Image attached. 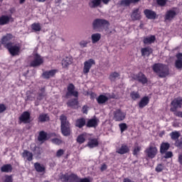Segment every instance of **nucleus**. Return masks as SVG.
<instances>
[{"instance_id":"obj_1","label":"nucleus","mask_w":182,"mask_h":182,"mask_svg":"<svg viewBox=\"0 0 182 182\" xmlns=\"http://www.w3.org/2000/svg\"><path fill=\"white\" fill-rule=\"evenodd\" d=\"M152 70L159 77H166L170 75L168 66L163 63H155L152 66Z\"/></svg>"},{"instance_id":"obj_2","label":"nucleus","mask_w":182,"mask_h":182,"mask_svg":"<svg viewBox=\"0 0 182 182\" xmlns=\"http://www.w3.org/2000/svg\"><path fill=\"white\" fill-rule=\"evenodd\" d=\"M60 131L63 135L65 137L70 136L72 129H70V123L68 121V117L65 114H62L60 117Z\"/></svg>"},{"instance_id":"obj_3","label":"nucleus","mask_w":182,"mask_h":182,"mask_svg":"<svg viewBox=\"0 0 182 182\" xmlns=\"http://www.w3.org/2000/svg\"><path fill=\"white\" fill-rule=\"evenodd\" d=\"M92 29L96 32H102L105 28H109L110 23L105 18H95L92 21Z\"/></svg>"},{"instance_id":"obj_4","label":"nucleus","mask_w":182,"mask_h":182,"mask_svg":"<svg viewBox=\"0 0 182 182\" xmlns=\"http://www.w3.org/2000/svg\"><path fill=\"white\" fill-rule=\"evenodd\" d=\"M158 153L159 149H157L156 144L153 143L149 144V146L144 150V154L148 159H154Z\"/></svg>"},{"instance_id":"obj_5","label":"nucleus","mask_w":182,"mask_h":182,"mask_svg":"<svg viewBox=\"0 0 182 182\" xmlns=\"http://www.w3.org/2000/svg\"><path fill=\"white\" fill-rule=\"evenodd\" d=\"M5 48L8 49L11 56H18V55H19V52H21V47L18 45H14V43L12 42H9L5 46Z\"/></svg>"},{"instance_id":"obj_6","label":"nucleus","mask_w":182,"mask_h":182,"mask_svg":"<svg viewBox=\"0 0 182 182\" xmlns=\"http://www.w3.org/2000/svg\"><path fill=\"white\" fill-rule=\"evenodd\" d=\"M76 87L73 83H70L67 87V92L65 93V99H70L71 96L74 97H79V92L75 90Z\"/></svg>"},{"instance_id":"obj_7","label":"nucleus","mask_w":182,"mask_h":182,"mask_svg":"<svg viewBox=\"0 0 182 182\" xmlns=\"http://www.w3.org/2000/svg\"><path fill=\"white\" fill-rule=\"evenodd\" d=\"M59 178L61 182H73L75 180H77V175L75 173H71L70 175L68 173H60Z\"/></svg>"},{"instance_id":"obj_8","label":"nucleus","mask_w":182,"mask_h":182,"mask_svg":"<svg viewBox=\"0 0 182 182\" xmlns=\"http://www.w3.org/2000/svg\"><path fill=\"white\" fill-rule=\"evenodd\" d=\"M171 105L172 106V107L170 109L171 112H173V113L177 112L178 109H181L182 97L175 98L173 101H171Z\"/></svg>"},{"instance_id":"obj_9","label":"nucleus","mask_w":182,"mask_h":182,"mask_svg":"<svg viewBox=\"0 0 182 182\" xmlns=\"http://www.w3.org/2000/svg\"><path fill=\"white\" fill-rule=\"evenodd\" d=\"M126 119V113L122 109H117L113 112V120L114 122H123Z\"/></svg>"},{"instance_id":"obj_10","label":"nucleus","mask_w":182,"mask_h":182,"mask_svg":"<svg viewBox=\"0 0 182 182\" xmlns=\"http://www.w3.org/2000/svg\"><path fill=\"white\" fill-rule=\"evenodd\" d=\"M93 65H96V62L95 61V60L92 58L86 60L84 63V68H83L84 75H87V73L90 72V69H92V66H93Z\"/></svg>"},{"instance_id":"obj_11","label":"nucleus","mask_w":182,"mask_h":182,"mask_svg":"<svg viewBox=\"0 0 182 182\" xmlns=\"http://www.w3.org/2000/svg\"><path fill=\"white\" fill-rule=\"evenodd\" d=\"M43 63V59L39 55V54H36L33 57V60L30 63V66L31 68H38Z\"/></svg>"},{"instance_id":"obj_12","label":"nucleus","mask_w":182,"mask_h":182,"mask_svg":"<svg viewBox=\"0 0 182 182\" xmlns=\"http://www.w3.org/2000/svg\"><path fill=\"white\" fill-rule=\"evenodd\" d=\"M18 120L20 123H24V124L31 123V113H29L28 111L23 112L18 117Z\"/></svg>"},{"instance_id":"obj_13","label":"nucleus","mask_w":182,"mask_h":182,"mask_svg":"<svg viewBox=\"0 0 182 182\" xmlns=\"http://www.w3.org/2000/svg\"><path fill=\"white\" fill-rule=\"evenodd\" d=\"M130 16L132 21H140V19H141V11H140V9H134Z\"/></svg>"},{"instance_id":"obj_14","label":"nucleus","mask_w":182,"mask_h":182,"mask_svg":"<svg viewBox=\"0 0 182 182\" xmlns=\"http://www.w3.org/2000/svg\"><path fill=\"white\" fill-rule=\"evenodd\" d=\"M9 22H14V18H12L11 15H3L0 17V25L1 26H4V25H8Z\"/></svg>"},{"instance_id":"obj_15","label":"nucleus","mask_w":182,"mask_h":182,"mask_svg":"<svg viewBox=\"0 0 182 182\" xmlns=\"http://www.w3.org/2000/svg\"><path fill=\"white\" fill-rule=\"evenodd\" d=\"M177 16V12L174 9L168 10L166 12L164 16L165 21H173Z\"/></svg>"},{"instance_id":"obj_16","label":"nucleus","mask_w":182,"mask_h":182,"mask_svg":"<svg viewBox=\"0 0 182 182\" xmlns=\"http://www.w3.org/2000/svg\"><path fill=\"white\" fill-rule=\"evenodd\" d=\"M34 168L37 173H42V174L46 173V166L39 162H36L34 164Z\"/></svg>"},{"instance_id":"obj_17","label":"nucleus","mask_w":182,"mask_h":182,"mask_svg":"<svg viewBox=\"0 0 182 182\" xmlns=\"http://www.w3.org/2000/svg\"><path fill=\"white\" fill-rule=\"evenodd\" d=\"M68 107H71V109H77V106H79V100L77 97L73 98L69 100L67 102Z\"/></svg>"},{"instance_id":"obj_18","label":"nucleus","mask_w":182,"mask_h":182,"mask_svg":"<svg viewBox=\"0 0 182 182\" xmlns=\"http://www.w3.org/2000/svg\"><path fill=\"white\" fill-rule=\"evenodd\" d=\"M134 80L139 82V83H142V85H146V83L148 82L146 75L141 73L135 75Z\"/></svg>"},{"instance_id":"obj_19","label":"nucleus","mask_w":182,"mask_h":182,"mask_svg":"<svg viewBox=\"0 0 182 182\" xmlns=\"http://www.w3.org/2000/svg\"><path fill=\"white\" fill-rule=\"evenodd\" d=\"M151 53H153V48L151 47H145L141 49V54L144 58H149Z\"/></svg>"},{"instance_id":"obj_20","label":"nucleus","mask_w":182,"mask_h":182,"mask_svg":"<svg viewBox=\"0 0 182 182\" xmlns=\"http://www.w3.org/2000/svg\"><path fill=\"white\" fill-rule=\"evenodd\" d=\"M55 75H56V70H50L48 71H44L41 76L43 79H50V77H53Z\"/></svg>"},{"instance_id":"obj_21","label":"nucleus","mask_w":182,"mask_h":182,"mask_svg":"<svg viewBox=\"0 0 182 182\" xmlns=\"http://www.w3.org/2000/svg\"><path fill=\"white\" fill-rule=\"evenodd\" d=\"M46 90L45 89V87L39 88L37 92V100H43V98L46 96Z\"/></svg>"},{"instance_id":"obj_22","label":"nucleus","mask_w":182,"mask_h":182,"mask_svg":"<svg viewBox=\"0 0 182 182\" xmlns=\"http://www.w3.org/2000/svg\"><path fill=\"white\" fill-rule=\"evenodd\" d=\"M144 14L147 19H156V16H157L156 12L150 9H145Z\"/></svg>"},{"instance_id":"obj_23","label":"nucleus","mask_w":182,"mask_h":182,"mask_svg":"<svg viewBox=\"0 0 182 182\" xmlns=\"http://www.w3.org/2000/svg\"><path fill=\"white\" fill-rule=\"evenodd\" d=\"M38 140L41 143H45V141L49 140V137H48V133L45 132V131H41L38 134Z\"/></svg>"},{"instance_id":"obj_24","label":"nucleus","mask_w":182,"mask_h":182,"mask_svg":"<svg viewBox=\"0 0 182 182\" xmlns=\"http://www.w3.org/2000/svg\"><path fill=\"white\" fill-rule=\"evenodd\" d=\"M177 60L175 61V67L176 69H182V53L176 54Z\"/></svg>"},{"instance_id":"obj_25","label":"nucleus","mask_w":182,"mask_h":182,"mask_svg":"<svg viewBox=\"0 0 182 182\" xmlns=\"http://www.w3.org/2000/svg\"><path fill=\"white\" fill-rule=\"evenodd\" d=\"M73 59L72 57L70 56H67L65 57L61 62L62 66L63 68H68L69 65H72V62H73Z\"/></svg>"},{"instance_id":"obj_26","label":"nucleus","mask_w":182,"mask_h":182,"mask_svg":"<svg viewBox=\"0 0 182 182\" xmlns=\"http://www.w3.org/2000/svg\"><path fill=\"white\" fill-rule=\"evenodd\" d=\"M129 151H130V149H129V146L126 144H122L121 147L117 149L118 154H127Z\"/></svg>"},{"instance_id":"obj_27","label":"nucleus","mask_w":182,"mask_h":182,"mask_svg":"<svg viewBox=\"0 0 182 182\" xmlns=\"http://www.w3.org/2000/svg\"><path fill=\"white\" fill-rule=\"evenodd\" d=\"M99 123V119L95 117L87 121L86 126L87 127H97Z\"/></svg>"},{"instance_id":"obj_28","label":"nucleus","mask_w":182,"mask_h":182,"mask_svg":"<svg viewBox=\"0 0 182 182\" xmlns=\"http://www.w3.org/2000/svg\"><path fill=\"white\" fill-rule=\"evenodd\" d=\"M140 0H121L119 5L121 6H129L131 4H137Z\"/></svg>"},{"instance_id":"obj_29","label":"nucleus","mask_w":182,"mask_h":182,"mask_svg":"<svg viewBox=\"0 0 182 182\" xmlns=\"http://www.w3.org/2000/svg\"><path fill=\"white\" fill-rule=\"evenodd\" d=\"M22 157L26 159L28 161H32V160H33V154L28 150H24L22 154Z\"/></svg>"},{"instance_id":"obj_30","label":"nucleus","mask_w":182,"mask_h":182,"mask_svg":"<svg viewBox=\"0 0 182 182\" xmlns=\"http://www.w3.org/2000/svg\"><path fill=\"white\" fill-rule=\"evenodd\" d=\"M88 5L90 8L92 9H95L96 8H99L100 5H102V1L101 0H91L89 3Z\"/></svg>"},{"instance_id":"obj_31","label":"nucleus","mask_w":182,"mask_h":182,"mask_svg":"<svg viewBox=\"0 0 182 182\" xmlns=\"http://www.w3.org/2000/svg\"><path fill=\"white\" fill-rule=\"evenodd\" d=\"M84 126H86V119L80 118L76 119L75 127H78V129H82V127H84Z\"/></svg>"},{"instance_id":"obj_32","label":"nucleus","mask_w":182,"mask_h":182,"mask_svg":"<svg viewBox=\"0 0 182 182\" xmlns=\"http://www.w3.org/2000/svg\"><path fill=\"white\" fill-rule=\"evenodd\" d=\"M149 102H150V100L149 99V97H144L139 103V106L140 109H143V107H146V106L149 105Z\"/></svg>"},{"instance_id":"obj_33","label":"nucleus","mask_w":182,"mask_h":182,"mask_svg":"<svg viewBox=\"0 0 182 182\" xmlns=\"http://www.w3.org/2000/svg\"><path fill=\"white\" fill-rule=\"evenodd\" d=\"M12 38H14V36H12V34L11 33H8L6 36H4L2 38H1V43L2 45H4V47L6 46V45H8V42H9V41H11V39H12Z\"/></svg>"},{"instance_id":"obj_34","label":"nucleus","mask_w":182,"mask_h":182,"mask_svg":"<svg viewBox=\"0 0 182 182\" xmlns=\"http://www.w3.org/2000/svg\"><path fill=\"white\" fill-rule=\"evenodd\" d=\"M170 149V144L168 142H163L160 146L161 154H164Z\"/></svg>"},{"instance_id":"obj_35","label":"nucleus","mask_w":182,"mask_h":182,"mask_svg":"<svg viewBox=\"0 0 182 182\" xmlns=\"http://www.w3.org/2000/svg\"><path fill=\"white\" fill-rule=\"evenodd\" d=\"M87 146L90 149H95V147H97V146H99V141H97V139H90Z\"/></svg>"},{"instance_id":"obj_36","label":"nucleus","mask_w":182,"mask_h":182,"mask_svg":"<svg viewBox=\"0 0 182 182\" xmlns=\"http://www.w3.org/2000/svg\"><path fill=\"white\" fill-rule=\"evenodd\" d=\"M101 38H102V34L99 33H95L92 34L91 36L92 43H97V42H99V41H100Z\"/></svg>"},{"instance_id":"obj_37","label":"nucleus","mask_w":182,"mask_h":182,"mask_svg":"<svg viewBox=\"0 0 182 182\" xmlns=\"http://www.w3.org/2000/svg\"><path fill=\"white\" fill-rule=\"evenodd\" d=\"M108 100H109V97L103 95H100L97 98V102L98 105H105V103H106V102H107Z\"/></svg>"},{"instance_id":"obj_38","label":"nucleus","mask_w":182,"mask_h":182,"mask_svg":"<svg viewBox=\"0 0 182 182\" xmlns=\"http://www.w3.org/2000/svg\"><path fill=\"white\" fill-rule=\"evenodd\" d=\"M1 173H12V165L5 164L1 167Z\"/></svg>"},{"instance_id":"obj_39","label":"nucleus","mask_w":182,"mask_h":182,"mask_svg":"<svg viewBox=\"0 0 182 182\" xmlns=\"http://www.w3.org/2000/svg\"><path fill=\"white\" fill-rule=\"evenodd\" d=\"M169 135L171 140H173L174 141H177V140H178V139L180 138V136H181L180 132L178 131L172 132L169 134Z\"/></svg>"},{"instance_id":"obj_40","label":"nucleus","mask_w":182,"mask_h":182,"mask_svg":"<svg viewBox=\"0 0 182 182\" xmlns=\"http://www.w3.org/2000/svg\"><path fill=\"white\" fill-rule=\"evenodd\" d=\"M156 41V36H151L150 37H146L144 38V43L145 45H151V43H154Z\"/></svg>"},{"instance_id":"obj_41","label":"nucleus","mask_w":182,"mask_h":182,"mask_svg":"<svg viewBox=\"0 0 182 182\" xmlns=\"http://www.w3.org/2000/svg\"><path fill=\"white\" fill-rule=\"evenodd\" d=\"M31 29L34 32H41L42 27L41 26V23H34L31 25Z\"/></svg>"},{"instance_id":"obj_42","label":"nucleus","mask_w":182,"mask_h":182,"mask_svg":"<svg viewBox=\"0 0 182 182\" xmlns=\"http://www.w3.org/2000/svg\"><path fill=\"white\" fill-rule=\"evenodd\" d=\"M49 120V115L48 114H41L38 117V122L43 123Z\"/></svg>"},{"instance_id":"obj_43","label":"nucleus","mask_w":182,"mask_h":182,"mask_svg":"<svg viewBox=\"0 0 182 182\" xmlns=\"http://www.w3.org/2000/svg\"><path fill=\"white\" fill-rule=\"evenodd\" d=\"M85 141H86V135L85 134L78 135L77 137V143L83 144Z\"/></svg>"},{"instance_id":"obj_44","label":"nucleus","mask_w":182,"mask_h":182,"mask_svg":"<svg viewBox=\"0 0 182 182\" xmlns=\"http://www.w3.org/2000/svg\"><path fill=\"white\" fill-rule=\"evenodd\" d=\"M89 43H90V41L87 40H82L79 42V46L81 49H85V48H87Z\"/></svg>"},{"instance_id":"obj_45","label":"nucleus","mask_w":182,"mask_h":182,"mask_svg":"<svg viewBox=\"0 0 182 182\" xmlns=\"http://www.w3.org/2000/svg\"><path fill=\"white\" fill-rule=\"evenodd\" d=\"M118 77H120V74H119V73H112L109 75V80H111V82H115L116 79H117Z\"/></svg>"},{"instance_id":"obj_46","label":"nucleus","mask_w":182,"mask_h":182,"mask_svg":"<svg viewBox=\"0 0 182 182\" xmlns=\"http://www.w3.org/2000/svg\"><path fill=\"white\" fill-rule=\"evenodd\" d=\"M130 97L132 100H137V99H140V94L137 92L133 91L130 93Z\"/></svg>"},{"instance_id":"obj_47","label":"nucleus","mask_w":182,"mask_h":182,"mask_svg":"<svg viewBox=\"0 0 182 182\" xmlns=\"http://www.w3.org/2000/svg\"><path fill=\"white\" fill-rule=\"evenodd\" d=\"M119 127L120 129L121 133H124V132H126V130H127V129L129 128L127 124L126 123L119 124Z\"/></svg>"},{"instance_id":"obj_48","label":"nucleus","mask_w":182,"mask_h":182,"mask_svg":"<svg viewBox=\"0 0 182 182\" xmlns=\"http://www.w3.org/2000/svg\"><path fill=\"white\" fill-rule=\"evenodd\" d=\"M141 151V146L139 145L135 146L133 151V155L138 156L139 153H140Z\"/></svg>"},{"instance_id":"obj_49","label":"nucleus","mask_w":182,"mask_h":182,"mask_svg":"<svg viewBox=\"0 0 182 182\" xmlns=\"http://www.w3.org/2000/svg\"><path fill=\"white\" fill-rule=\"evenodd\" d=\"M164 170V165L161 164H158L155 168V171H156V173H161V171H163Z\"/></svg>"},{"instance_id":"obj_50","label":"nucleus","mask_w":182,"mask_h":182,"mask_svg":"<svg viewBox=\"0 0 182 182\" xmlns=\"http://www.w3.org/2000/svg\"><path fill=\"white\" fill-rule=\"evenodd\" d=\"M73 182H90V179L89 178H79L77 176V180H74Z\"/></svg>"},{"instance_id":"obj_51","label":"nucleus","mask_w":182,"mask_h":182,"mask_svg":"<svg viewBox=\"0 0 182 182\" xmlns=\"http://www.w3.org/2000/svg\"><path fill=\"white\" fill-rule=\"evenodd\" d=\"M51 141L53 144H57L58 146H59V144H62V140L58 138H54L51 139Z\"/></svg>"},{"instance_id":"obj_52","label":"nucleus","mask_w":182,"mask_h":182,"mask_svg":"<svg viewBox=\"0 0 182 182\" xmlns=\"http://www.w3.org/2000/svg\"><path fill=\"white\" fill-rule=\"evenodd\" d=\"M156 4L159 5V6H166L167 4V0H156Z\"/></svg>"},{"instance_id":"obj_53","label":"nucleus","mask_w":182,"mask_h":182,"mask_svg":"<svg viewBox=\"0 0 182 182\" xmlns=\"http://www.w3.org/2000/svg\"><path fill=\"white\" fill-rule=\"evenodd\" d=\"M5 178L4 180V182H14V178H12V176L6 175Z\"/></svg>"},{"instance_id":"obj_54","label":"nucleus","mask_w":182,"mask_h":182,"mask_svg":"<svg viewBox=\"0 0 182 182\" xmlns=\"http://www.w3.org/2000/svg\"><path fill=\"white\" fill-rule=\"evenodd\" d=\"M63 154H65V150L59 149L56 152V157H58V158L62 157V156H63Z\"/></svg>"},{"instance_id":"obj_55","label":"nucleus","mask_w":182,"mask_h":182,"mask_svg":"<svg viewBox=\"0 0 182 182\" xmlns=\"http://www.w3.org/2000/svg\"><path fill=\"white\" fill-rule=\"evenodd\" d=\"M176 147H178L179 149H182V139H178L175 142Z\"/></svg>"},{"instance_id":"obj_56","label":"nucleus","mask_w":182,"mask_h":182,"mask_svg":"<svg viewBox=\"0 0 182 182\" xmlns=\"http://www.w3.org/2000/svg\"><path fill=\"white\" fill-rule=\"evenodd\" d=\"M6 105H5L4 104H0V114L1 113H4V112H6Z\"/></svg>"},{"instance_id":"obj_57","label":"nucleus","mask_w":182,"mask_h":182,"mask_svg":"<svg viewBox=\"0 0 182 182\" xmlns=\"http://www.w3.org/2000/svg\"><path fill=\"white\" fill-rule=\"evenodd\" d=\"M172 156H173V152L171 151L165 152L164 159H171Z\"/></svg>"},{"instance_id":"obj_58","label":"nucleus","mask_w":182,"mask_h":182,"mask_svg":"<svg viewBox=\"0 0 182 182\" xmlns=\"http://www.w3.org/2000/svg\"><path fill=\"white\" fill-rule=\"evenodd\" d=\"M174 116H176V117H181L182 119V112L181 111H175L173 112Z\"/></svg>"},{"instance_id":"obj_59","label":"nucleus","mask_w":182,"mask_h":182,"mask_svg":"<svg viewBox=\"0 0 182 182\" xmlns=\"http://www.w3.org/2000/svg\"><path fill=\"white\" fill-rule=\"evenodd\" d=\"M101 171H105V170H107V165L102 164L100 168Z\"/></svg>"},{"instance_id":"obj_60","label":"nucleus","mask_w":182,"mask_h":182,"mask_svg":"<svg viewBox=\"0 0 182 182\" xmlns=\"http://www.w3.org/2000/svg\"><path fill=\"white\" fill-rule=\"evenodd\" d=\"M82 113L87 114V106L85 105L82 107Z\"/></svg>"},{"instance_id":"obj_61","label":"nucleus","mask_w":182,"mask_h":182,"mask_svg":"<svg viewBox=\"0 0 182 182\" xmlns=\"http://www.w3.org/2000/svg\"><path fill=\"white\" fill-rule=\"evenodd\" d=\"M178 161L182 166V154L178 155Z\"/></svg>"},{"instance_id":"obj_62","label":"nucleus","mask_w":182,"mask_h":182,"mask_svg":"<svg viewBox=\"0 0 182 182\" xmlns=\"http://www.w3.org/2000/svg\"><path fill=\"white\" fill-rule=\"evenodd\" d=\"M112 0H101V3L104 4V5H108L109 2H110Z\"/></svg>"},{"instance_id":"obj_63","label":"nucleus","mask_w":182,"mask_h":182,"mask_svg":"<svg viewBox=\"0 0 182 182\" xmlns=\"http://www.w3.org/2000/svg\"><path fill=\"white\" fill-rule=\"evenodd\" d=\"M27 100H30L31 102H33V100H35V97H32V96H31V95H28V96L27 97Z\"/></svg>"},{"instance_id":"obj_64","label":"nucleus","mask_w":182,"mask_h":182,"mask_svg":"<svg viewBox=\"0 0 182 182\" xmlns=\"http://www.w3.org/2000/svg\"><path fill=\"white\" fill-rule=\"evenodd\" d=\"M123 182H134V181H132V180L129 179L128 178H126L124 179Z\"/></svg>"}]
</instances>
